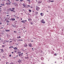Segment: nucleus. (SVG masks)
Masks as SVG:
<instances>
[{"label":"nucleus","instance_id":"e2e57ef3","mask_svg":"<svg viewBox=\"0 0 64 64\" xmlns=\"http://www.w3.org/2000/svg\"><path fill=\"white\" fill-rule=\"evenodd\" d=\"M1 38H0V40H1Z\"/></svg>","mask_w":64,"mask_h":64},{"label":"nucleus","instance_id":"a211bd4d","mask_svg":"<svg viewBox=\"0 0 64 64\" xmlns=\"http://www.w3.org/2000/svg\"><path fill=\"white\" fill-rule=\"evenodd\" d=\"M19 41H23V40H19Z\"/></svg>","mask_w":64,"mask_h":64},{"label":"nucleus","instance_id":"ea45409f","mask_svg":"<svg viewBox=\"0 0 64 64\" xmlns=\"http://www.w3.org/2000/svg\"><path fill=\"white\" fill-rule=\"evenodd\" d=\"M32 50H33V51H34V50H33V49H33V48H32Z\"/></svg>","mask_w":64,"mask_h":64},{"label":"nucleus","instance_id":"2eb2a0df","mask_svg":"<svg viewBox=\"0 0 64 64\" xmlns=\"http://www.w3.org/2000/svg\"><path fill=\"white\" fill-rule=\"evenodd\" d=\"M5 31H6V32H7L8 31V32H10V30H5Z\"/></svg>","mask_w":64,"mask_h":64},{"label":"nucleus","instance_id":"603ef678","mask_svg":"<svg viewBox=\"0 0 64 64\" xmlns=\"http://www.w3.org/2000/svg\"><path fill=\"white\" fill-rule=\"evenodd\" d=\"M15 52H16V51H15Z\"/></svg>","mask_w":64,"mask_h":64},{"label":"nucleus","instance_id":"412c9836","mask_svg":"<svg viewBox=\"0 0 64 64\" xmlns=\"http://www.w3.org/2000/svg\"><path fill=\"white\" fill-rule=\"evenodd\" d=\"M18 61H20V62H22V61L21 60H19Z\"/></svg>","mask_w":64,"mask_h":64},{"label":"nucleus","instance_id":"8fccbe9b","mask_svg":"<svg viewBox=\"0 0 64 64\" xmlns=\"http://www.w3.org/2000/svg\"><path fill=\"white\" fill-rule=\"evenodd\" d=\"M24 28H25V27H24Z\"/></svg>","mask_w":64,"mask_h":64},{"label":"nucleus","instance_id":"f704fd0d","mask_svg":"<svg viewBox=\"0 0 64 64\" xmlns=\"http://www.w3.org/2000/svg\"><path fill=\"white\" fill-rule=\"evenodd\" d=\"M13 64V63H12V62L10 63V64Z\"/></svg>","mask_w":64,"mask_h":64},{"label":"nucleus","instance_id":"b1692460","mask_svg":"<svg viewBox=\"0 0 64 64\" xmlns=\"http://www.w3.org/2000/svg\"><path fill=\"white\" fill-rule=\"evenodd\" d=\"M23 1V0H20V2H21V1Z\"/></svg>","mask_w":64,"mask_h":64},{"label":"nucleus","instance_id":"2f4dec72","mask_svg":"<svg viewBox=\"0 0 64 64\" xmlns=\"http://www.w3.org/2000/svg\"><path fill=\"white\" fill-rule=\"evenodd\" d=\"M11 47H12V48H13V46H11V47H9V48H11Z\"/></svg>","mask_w":64,"mask_h":64},{"label":"nucleus","instance_id":"39448f33","mask_svg":"<svg viewBox=\"0 0 64 64\" xmlns=\"http://www.w3.org/2000/svg\"><path fill=\"white\" fill-rule=\"evenodd\" d=\"M18 56L20 57H22L23 56V54H18Z\"/></svg>","mask_w":64,"mask_h":64},{"label":"nucleus","instance_id":"338daca9","mask_svg":"<svg viewBox=\"0 0 64 64\" xmlns=\"http://www.w3.org/2000/svg\"><path fill=\"white\" fill-rule=\"evenodd\" d=\"M26 58V59H27V58Z\"/></svg>","mask_w":64,"mask_h":64},{"label":"nucleus","instance_id":"f3484780","mask_svg":"<svg viewBox=\"0 0 64 64\" xmlns=\"http://www.w3.org/2000/svg\"><path fill=\"white\" fill-rule=\"evenodd\" d=\"M22 5L23 6H24V7H25V5L24 4H22Z\"/></svg>","mask_w":64,"mask_h":64},{"label":"nucleus","instance_id":"7ed1b4c3","mask_svg":"<svg viewBox=\"0 0 64 64\" xmlns=\"http://www.w3.org/2000/svg\"><path fill=\"white\" fill-rule=\"evenodd\" d=\"M12 10H11V9L10 8L8 9V11H12V12H13V11H14V8H12Z\"/></svg>","mask_w":64,"mask_h":64},{"label":"nucleus","instance_id":"864d4df0","mask_svg":"<svg viewBox=\"0 0 64 64\" xmlns=\"http://www.w3.org/2000/svg\"><path fill=\"white\" fill-rule=\"evenodd\" d=\"M23 54V53H22V54Z\"/></svg>","mask_w":64,"mask_h":64},{"label":"nucleus","instance_id":"1a4fd4ad","mask_svg":"<svg viewBox=\"0 0 64 64\" xmlns=\"http://www.w3.org/2000/svg\"><path fill=\"white\" fill-rule=\"evenodd\" d=\"M40 15H41L42 16H43V15H44V14H43L41 13H40Z\"/></svg>","mask_w":64,"mask_h":64},{"label":"nucleus","instance_id":"a18cd8bd","mask_svg":"<svg viewBox=\"0 0 64 64\" xmlns=\"http://www.w3.org/2000/svg\"><path fill=\"white\" fill-rule=\"evenodd\" d=\"M39 3H41V2H40L39 1Z\"/></svg>","mask_w":64,"mask_h":64},{"label":"nucleus","instance_id":"ddd939ff","mask_svg":"<svg viewBox=\"0 0 64 64\" xmlns=\"http://www.w3.org/2000/svg\"><path fill=\"white\" fill-rule=\"evenodd\" d=\"M39 52H40V53H42V52H43V51L41 50H39Z\"/></svg>","mask_w":64,"mask_h":64},{"label":"nucleus","instance_id":"bf43d9fd","mask_svg":"<svg viewBox=\"0 0 64 64\" xmlns=\"http://www.w3.org/2000/svg\"><path fill=\"white\" fill-rule=\"evenodd\" d=\"M23 29H21V30H23Z\"/></svg>","mask_w":64,"mask_h":64},{"label":"nucleus","instance_id":"58836bf2","mask_svg":"<svg viewBox=\"0 0 64 64\" xmlns=\"http://www.w3.org/2000/svg\"><path fill=\"white\" fill-rule=\"evenodd\" d=\"M7 16H9V15H7Z\"/></svg>","mask_w":64,"mask_h":64},{"label":"nucleus","instance_id":"6e6d98bb","mask_svg":"<svg viewBox=\"0 0 64 64\" xmlns=\"http://www.w3.org/2000/svg\"><path fill=\"white\" fill-rule=\"evenodd\" d=\"M7 25H8V24L7 23Z\"/></svg>","mask_w":64,"mask_h":64},{"label":"nucleus","instance_id":"72a5a7b5","mask_svg":"<svg viewBox=\"0 0 64 64\" xmlns=\"http://www.w3.org/2000/svg\"><path fill=\"white\" fill-rule=\"evenodd\" d=\"M9 56H10V57H11V55H9Z\"/></svg>","mask_w":64,"mask_h":64},{"label":"nucleus","instance_id":"e433bc0d","mask_svg":"<svg viewBox=\"0 0 64 64\" xmlns=\"http://www.w3.org/2000/svg\"><path fill=\"white\" fill-rule=\"evenodd\" d=\"M8 42V41L7 40V41H6V42Z\"/></svg>","mask_w":64,"mask_h":64},{"label":"nucleus","instance_id":"69168bd1","mask_svg":"<svg viewBox=\"0 0 64 64\" xmlns=\"http://www.w3.org/2000/svg\"><path fill=\"white\" fill-rule=\"evenodd\" d=\"M47 12H48V11H47Z\"/></svg>","mask_w":64,"mask_h":64},{"label":"nucleus","instance_id":"3c124183","mask_svg":"<svg viewBox=\"0 0 64 64\" xmlns=\"http://www.w3.org/2000/svg\"><path fill=\"white\" fill-rule=\"evenodd\" d=\"M7 63H8V62H7L6 63V64H7Z\"/></svg>","mask_w":64,"mask_h":64},{"label":"nucleus","instance_id":"a878e982","mask_svg":"<svg viewBox=\"0 0 64 64\" xmlns=\"http://www.w3.org/2000/svg\"><path fill=\"white\" fill-rule=\"evenodd\" d=\"M21 53V52H18V53Z\"/></svg>","mask_w":64,"mask_h":64},{"label":"nucleus","instance_id":"5701e85b","mask_svg":"<svg viewBox=\"0 0 64 64\" xmlns=\"http://www.w3.org/2000/svg\"><path fill=\"white\" fill-rule=\"evenodd\" d=\"M24 22H27V21L26 20H24Z\"/></svg>","mask_w":64,"mask_h":64},{"label":"nucleus","instance_id":"4d7b16f0","mask_svg":"<svg viewBox=\"0 0 64 64\" xmlns=\"http://www.w3.org/2000/svg\"><path fill=\"white\" fill-rule=\"evenodd\" d=\"M12 53H13V52H12Z\"/></svg>","mask_w":64,"mask_h":64},{"label":"nucleus","instance_id":"9d476101","mask_svg":"<svg viewBox=\"0 0 64 64\" xmlns=\"http://www.w3.org/2000/svg\"><path fill=\"white\" fill-rule=\"evenodd\" d=\"M24 47H27V45L26 44H25L24 45Z\"/></svg>","mask_w":64,"mask_h":64},{"label":"nucleus","instance_id":"de8ad7c7","mask_svg":"<svg viewBox=\"0 0 64 64\" xmlns=\"http://www.w3.org/2000/svg\"><path fill=\"white\" fill-rule=\"evenodd\" d=\"M16 1H19V0H16Z\"/></svg>","mask_w":64,"mask_h":64},{"label":"nucleus","instance_id":"0eeeda50","mask_svg":"<svg viewBox=\"0 0 64 64\" xmlns=\"http://www.w3.org/2000/svg\"><path fill=\"white\" fill-rule=\"evenodd\" d=\"M28 21L29 22H30V21H32V19L31 18H28Z\"/></svg>","mask_w":64,"mask_h":64},{"label":"nucleus","instance_id":"09e8293b","mask_svg":"<svg viewBox=\"0 0 64 64\" xmlns=\"http://www.w3.org/2000/svg\"><path fill=\"white\" fill-rule=\"evenodd\" d=\"M21 20H22V18H21Z\"/></svg>","mask_w":64,"mask_h":64},{"label":"nucleus","instance_id":"37998d69","mask_svg":"<svg viewBox=\"0 0 64 64\" xmlns=\"http://www.w3.org/2000/svg\"><path fill=\"white\" fill-rule=\"evenodd\" d=\"M1 28V29H2V28H3L2 27V28Z\"/></svg>","mask_w":64,"mask_h":64},{"label":"nucleus","instance_id":"6ab92c4d","mask_svg":"<svg viewBox=\"0 0 64 64\" xmlns=\"http://www.w3.org/2000/svg\"><path fill=\"white\" fill-rule=\"evenodd\" d=\"M9 21H8V20H7L6 21V22L7 23H9Z\"/></svg>","mask_w":64,"mask_h":64},{"label":"nucleus","instance_id":"c03bdc74","mask_svg":"<svg viewBox=\"0 0 64 64\" xmlns=\"http://www.w3.org/2000/svg\"><path fill=\"white\" fill-rule=\"evenodd\" d=\"M33 40H32L31 41V42H33Z\"/></svg>","mask_w":64,"mask_h":64},{"label":"nucleus","instance_id":"774afa93","mask_svg":"<svg viewBox=\"0 0 64 64\" xmlns=\"http://www.w3.org/2000/svg\"><path fill=\"white\" fill-rule=\"evenodd\" d=\"M61 63H62V62H61Z\"/></svg>","mask_w":64,"mask_h":64},{"label":"nucleus","instance_id":"423d86ee","mask_svg":"<svg viewBox=\"0 0 64 64\" xmlns=\"http://www.w3.org/2000/svg\"><path fill=\"white\" fill-rule=\"evenodd\" d=\"M28 46L29 47H31L32 46V44L30 43L28 44Z\"/></svg>","mask_w":64,"mask_h":64},{"label":"nucleus","instance_id":"5fc2aeb1","mask_svg":"<svg viewBox=\"0 0 64 64\" xmlns=\"http://www.w3.org/2000/svg\"><path fill=\"white\" fill-rule=\"evenodd\" d=\"M2 7V6H0V7Z\"/></svg>","mask_w":64,"mask_h":64},{"label":"nucleus","instance_id":"a19ab883","mask_svg":"<svg viewBox=\"0 0 64 64\" xmlns=\"http://www.w3.org/2000/svg\"><path fill=\"white\" fill-rule=\"evenodd\" d=\"M10 43H11V42H12V41H10Z\"/></svg>","mask_w":64,"mask_h":64},{"label":"nucleus","instance_id":"c85d7f7f","mask_svg":"<svg viewBox=\"0 0 64 64\" xmlns=\"http://www.w3.org/2000/svg\"><path fill=\"white\" fill-rule=\"evenodd\" d=\"M30 24H31V25H32V24H33L32 23V22H31Z\"/></svg>","mask_w":64,"mask_h":64},{"label":"nucleus","instance_id":"79ce46f5","mask_svg":"<svg viewBox=\"0 0 64 64\" xmlns=\"http://www.w3.org/2000/svg\"><path fill=\"white\" fill-rule=\"evenodd\" d=\"M36 14H38V12H36Z\"/></svg>","mask_w":64,"mask_h":64},{"label":"nucleus","instance_id":"473e14b6","mask_svg":"<svg viewBox=\"0 0 64 64\" xmlns=\"http://www.w3.org/2000/svg\"><path fill=\"white\" fill-rule=\"evenodd\" d=\"M0 5H2V6H4V4H1Z\"/></svg>","mask_w":64,"mask_h":64},{"label":"nucleus","instance_id":"393cba45","mask_svg":"<svg viewBox=\"0 0 64 64\" xmlns=\"http://www.w3.org/2000/svg\"><path fill=\"white\" fill-rule=\"evenodd\" d=\"M18 62L19 64H20V61H18Z\"/></svg>","mask_w":64,"mask_h":64},{"label":"nucleus","instance_id":"c9c22d12","mask_svg":"<svg viewBox=\"0 0 64 64\" xmlns=\"http://www.w3.org/2000/svg\"><path fill=\"white\" fill-rule=\"evenodd\" d=\"M28 7H30V6H29V5H28Z\"/></svg>","mask_w":64,"mask_h":64},{"label":"nucleus","instance_id":"4468645a","mask_svg":"<svg viewBox=\"0 0 64 64\" xmlns=\"http://www.w3.org/2000/svg\"><path fill=\"white\" fill-rule=\"evenodd\" d=\"M21 22H22V23H25V22H24V21L23 20L21 21Z\"/></svg>","mask_w":64,"mask_h":64},{"label":"nucleus","instance_id":"aec40b11","mask_svg":"<svg viewBox=\"0 0 64 64\" xmlns=\"http://www.w3.org/2000/svg\"><path fill=\"white\" fill-rule=\"evenodd\" d=\"M29 10V12H31V11H32L31 10Z\"/></svg>","mask_w":64,"mask_h":64},{"label":"nucleus","instance_id":"052dcab7","mask_svg":"<svg viewBox=\"0 0 64 64\" xmlns=\"http://www.w3.org/2000/svg\"><path fill=\"white\" fill-rule=\"evenodd\" d=\"M1 10H0V12Z\"/></svg>","mask_w":64,"mask_h":64},{"label":"nucleus","instance_id":"0e129e2a","mask_svg":"<svg viewBox=\"0 0 64 64\" xmlns=\"http://www.w3.org/2000/svg\"><path fill=\"white\" fill-rule=\"evenodd\" d=\"M28 57L27 58H28Z\"/></svg>","mask_w":64,"mask_h":64},{"label":"nucleus","instance_id":"f03ea898","mask_svg":"<svg viewBox=\"0 0 64 64\" xmlns=\"http://www.w3.org/2000/svg\"><path fill=\"white\" fill-rule=\"evenodd\" d=\"M36 10L37 11H39L40 10V8L38 7V6H36Z\"/></svg>","mask_w":64,"mask_h":64},{"label":"nucleus","instance_id":"4be33fe9","mask_svg":"<svg viewBox=\"0 0 64 64\" xmlns=\"http://www.w3.org/2000/svg\"><path fill=\"white\" fill-rule=\"evenodd\" d=\"M50 2H54V1H50Z\"/></svg>","mask_w":64,"mask_h":64},{"label":"nucleus","instance_id":"49530a36","mask_svg":"<svg viewBox=\"0 0 64 64\" xmlns=\"http://www.w3.org/2000/svg\"><path fill=\"white\" fill-rule=\"evenodd\" d=\"M17 18H19V17H17Z\"/></svg>","mask_w":64,"mask_h":64},{"label":"nucleus","instance_id":"dca6fc26","mask_svg":"<svg viewBox=\"0 0 64 64\" xmlns=\"http://www.w3.org/2000/svg\"><path fill=\"white\" fill-rule=\"evenodd\" d=\"M21 38V37L20 36H18L17 37V38Z\"/></svg>","mask_w":64,"mask_h":64},{"label":"nucleus","instance_id":"f257e3e1","mask_svg":"<svg viewBox=\"0 0 64 64\" xmlns=\"http://www.w3.org/2000/svg\"><path fill=\"white\" fill-rule=\"evenodd\" d=\"M11 2L9 0H7L6 1V5H9L10 4Z\"/></svg>","mask_w":64,"mask_h":64},{"label":"nucleus","instance_id":"13d9d810","mask_svg":"<svg viewBox=\"0 0 64 64\" xmlns=\"http://www.w3.org/2000/svg\"><path fill=\"white\" fill-rule=\"evenodd\" d=\"M16 57H18V56H16Z\"/></svg>","mask_w":64,"mask_h":64},{"label":"nucleus","instance_id":"680f3d73","mask_svg":"<svg viewBox=\"0 0 64 64\" xmlns=\"http://www.w3.org/2000/svg\"><path fill=\"white\" fill-rule=\"evenodd\" d=\"M34 39H36L35 38H34Z\"/></svg>","mask_w":64,"mask_h":64},{"label":"nucleus","instance_id":"bb28decb","mask_svg":"<svg viewBox=\"0 0 64 64\" xmlns=\"http://www.w3.org/2000/svg\"><path fill=\"white\" fill-rule=\"evenodd\" d=\"M27 1H29V2H30V0H27Z\"/></svg>","mask_w":64,"mask_h":64},{"label":"nucleus","instance_id":"cd10ccee","mask_svg":"<svg viewBox=\"0 0 64 64\" xmlns=\"http://www.w3.org/2000/svg\"><path fill=\"white\" fill-rule=\"evenodd\" d=\"M2 47H5V46H3H3H2Z\"/></svg>","mask_w":64,"mask_h":64},{"label":"nucleus","instance_id":"7c9ffc66","mask_svg":"<svg viewBox=\"0 0 64 64\" xmlns=\"http://www.w3.org/2000/svg\"><path fill=\"white\" fill-rule=\"evenodd\" d=\"M54 55H55L56 56V55H57V54H54Z\"/></svg>","mask_w":64,"mask_h":64},{"label":"nucleus","instance_id":"20e7f679","mask_svg":"<svg viewBox=\"0 0 64 64\" xmlns=\"http://www.w3.org/2000/svg\"><path fill=\"white\" fill-rule=\"evenodd\" d=\"M44 19H42L41 21V22L42 23H43L44 24V23H45V22L44 21Z\"/></svg>","mask_w":64,"mask_h":64},{"label":"nucleus","instance_id":"4c0bfd02","mask_svg":"<svg viewBox=\"0 0 64 64\" xmlns=\"http://www.w3.org/2000/svg\"><path fill=\"white\" fill-rule=\"evenodd\" d=\"M1 24H2V23H0V25H1Z\"/></svg>","mask_w":64,"mask_h":64},{"label":"nucleus","instance_id":"c756f323","mask_svg":"<svg viewBox=\"0 0 64 64\" xmlns=\"http://www.w3.org/2000/svg\"><path fill=\"white\" fill-rule=\"evenodd\" d=\"M14 33H17V32L15 31H14Z\"/></svg>","mask_w":64,"mask_h":64},{"label":"nucleus","instance_id":"f8f14e48","mask_svg":"<svg viewBox=\"0 0 64 64\" xmlns=\"http://www.w3.org/2000/svg\"><path fill=\"white\" fill-rule=\"evenodd\" d=\"M0 50H1V52H4V50H3L0 49Z\"/></svg>","mask_w":64,"mask_h":64},{"label":"nucleus","instance_id":"9b49d317","mask_svg":"<svg viewBox=\"0 0 64 64\" xmlns=\"http://www.w3.org/2000/svg\"><path fill=\"white\" fill-rule=\"evenodd\" d=\"M15 18H12V21H15Z\"/></svg>","mask_w":64,"mask_h":64},{"label":"nucleus","instance_id":"6e6552de","mask_svg":"<svg viewBox=\"0 0 64 64\" xmlns=\"http://www.w3.org/2000/svg\"><path fill=\"white\" fill-rule=\"evenodd\" d=\"M14 50H17L18 49L16 47L14 48Z\"/></svg>","mask_w":64,"mask_h":64}]
</instances>
